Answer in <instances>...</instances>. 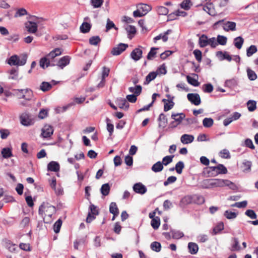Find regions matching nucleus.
<instances>
[{
	"label": "nucleus",
	"mask_w": 258,
	"mask_h": 258,
	"mask_svg": "<svg viewBox=\"0 0 258 258\" xmlns=\"http://www.w3.org/2000/svg\"><path fill=\"white\" fill-rule=\"evenodd\" d=\"M201 185L203 188H211L225 186H229L230 188H232L234 186V184L230 181L218 178L204 179L201 182Z\"/></svg>",
	"instance_id": "1"
},
{
	"label": "nucleus",
	"mask_w": 258,
	"mask_h": 258,
	"mask_svg": "<svg viewBox=\"0 0 258 258\" xmlns=\"http://www.w3.org/2000/svg\"><path fill=\"white\" fill-rule=\"evenodd\" d=\"M226 168L223 165L219 164L216 166H209L204 169V174L208 177H215L220 174H226Z\"/></svg>",
	"instance_id": "2"
},
{
	"label": "nucleus",
	"mask_w": 258,
	"mask_h": 258,
	"mask_svg": "<svg viewBox=\"0 0 258 258\" xmlns=\"http://www.w3.org/2000/svg\"><path fill=\"white\" fill-rule=\"evenodd\" d=\"M55 212V208L51 205H49L48 204H44L42 205L39 209V214L44 215V219H46L48 222L49 221V218H50L52 215Z\"/></svg>",
	"instance_id": "3"
},
{
	"label": "nucleus",
	"mask_w": 258,
	"mask_h": 258,
	"mask_svg": "<svg viewBox=\"0 0 258 258\" xmlns=\"http://www.w3.org/2000/svg\"><path fill=\"white\" fill-rule=\"evenodd\" d=\"M21 124L25 126L33 125L35 123V119L33 115L27 112H24L19 116Z\"/></svg>",
	"instance_id": "4"
},
{
	"label": "nucleus",
	"mask_w": 258,
	"mask_h": 258,
	"mask_svg": "<svg viewBox=\"0 0 258 258\" xmlns=\"http://www.w3.org/2000/svg\"><path fill=\"white\" fill-rule=\"evenodd\" d=\"M27 61L26 55L18 56L14 55L10 57L8 60V63L11 66H24Z\"/></svg>",
	"instance_id": "5"
},
{
	"label": "nucleus",
	"mask_w": 258,
	"mask_h": 258,
	"mask_svg": "<svg viewBox=\"0 0 258 258\" xmlns=\"http://www.w3.org/2000/svg\"><path fill=\"white\" fill-rule=\"evenodd\" d=\"M32 19L33 21H29L25 23V27L27 31L29 33H35L38 29L37 22H35V20L38 19L35 16H33Z\"/></svg>",
	"instance_id": "6"
},
{
	"label": "nucleus",
	"mask_w": 258,
	"mask_h": 258,
	"mask_svg": "<svg viewBox=\"0 0 258 258\" xmlns=\"http://www.w3.org/2000/svg\"><path fill=\"white\" fill-rule=\"evenodd\" d=\"M219 24H221L223 29L226 31H229L230 30L234 31L235 30L236 24L234 22H227L226 23H224L223 20H220L214 24V26Z\"/></svg>",
	"instance_id": "7"
},
{
	"label": "nucleus",
	"mask_w": 258,
	"mask_h": 258,
	"mask_svg": "<svg viewBox=\"0 0 258 258\" xmlns=\"http://www.w3.org/2000/svg\"><path fill=\"white\" fill-rule=\"evenodd\" d=\"M187 98L191 103L197 106L200 105L201 103V97L199 94L197 93H188L187 95Z\"/></svg>",
	"instance_id": "8"
},
{
	"label": "nucleus",
	"mask_w": 258,
	"mask_h": 258,
	"mask_svg": "<svg viewBox=\"0 0 258 258\" xmlns=\"http://www.w3.org/2000/svg\"><path fill=\"white\" fill-rule=\"evenodd\" d=\"M142 48V47L139 46L134 49L131 53V57L135 61L140 60L142 58L143 54Z\"/></svg>",
	"instance_id": "9"
},
{
	"label": "nucleus",
	"mask_w": 258,
	"mask_h": 258,
	"mask_svg": "<svg viewBox=\"0 0 258 258\" xmlns=\"http://www.w3.org/2000/svg\"><path fill=\"white\" fill-rule=\"evenodd\" d=\"M15 95L20 99L23 98L26 100H29L30 97H26V94H28L29 95L32 94V91L28 89H18L15 90Z\"/></svg>",
	"instance_id": "10"
},
{
	"label": "nucleus",
	"mask_w": 258,
	"mask_h": 258,
	"mask_svg": "<svg viewBox=\"0 0 258 258\" xmlns=\"http://www.w3.org/2000/svg\"><path fill=\"white\" fill-rule=\"evenodd\" d=\"M41 136L44 138L50 137L53 133V127L48 124L45 125L41 130Z\"/></svg>",
	"instance_id": "11"
},
{
	"label": "nucleus",
	"mask_w": 258,
	"mask_h": 258,
	"mask_svg": "<svg viewBox=\"0 0 258 258\" xmlns=\"http://www.w3.org/2000/svg\"><path fill=\"white\" fill-rule=\"evenodd\" d=\"M128 47V45L124 43H120L117 46L114 47L111 50V53L113 55H118L124 51Z\"/></svg>",
	"instance_id": "12"
},
{
	"label": "nucleus",
	"mask_w": 258,
	"mask_h": 258,
	"mask_svg": "<svg viewBox=\"0 0 258 258\" xmlns=\"http://www.w3.org/2000/svg\"><path fill=\"white\" fill-rule=\"evenodd\" d=\"M133 190L141 195L145 194L147 190L146 187L141 182L135 183L133 186Z\"/></svg>",
	"instance_id": "13"
},
{
	"label": "nucleus",
	"mask_w": 258,
	"mask_h": 258,
	"mask_svg": "<svg viewBox=\"0 0 258 258\" xmlns=\"http://www.w3.org/2000/svg\"><path fill=\"white\" fill-rule=\"evenodd\" d=\"M89 18L88 17L84 18V21L80 27V31L83 33H87L89 32L91 28V25L90 23L87 22L86 21H89Z\"/></svg>",
	"instance_id": "14"
},
{
	"label": "nucleus",
	"mask_w": 258,
	"mask_h": 258,
	"mask_svg": "<svg viewBox=\"0 0 258 258\" xmlns=\"http://www.w3.org/2000/svg\"><path fill=\"white\" fill-rule=\"evenodd\" d=\"M171 117L176 122V125H174L173 126L176 127L182 122L183 119L185 118V115L183 113H172Z\"/></svg>",
	"instance_id": "15"
},
{
	"label": "nucleus",
	"mask_w": 258,
	"mask_h": 258,
	"mask_svg": "<svg viewBox=\"0 0 258 258\" xmlns=\"http://www.w3.org/2000/svg\"><path fill=\"white\" fill-rule=\"evenodd\" d=\"M70 59L71 57L69 56H63L58 61L57 66L62 69L69 64Z\"/></svg>",
	"instance_id": "16"
},
{
	"label": "nucleus",
	"mask_w": 258,
	"mask_h": 258,
	"mask_svg": "<svg viewBox=\"0 0 258 258\" xmlns=\"http://www.w3.org/2000/svg\"><path fill=\"white\" fill-rule=\"evenodd\" d=\"M47 170L53 172H58L60 170V165L56 161H51L47 164Z\"/></svg>",
	"instance_id": "17"
},
{
	"label": "nucleus",
	"mask_w": 258,
	"mask_h": 258,
	"mask_svg": "<svg viewBox=\"0 0 258 258\" xmlns=\"http://www.w3.org/2000/svg\"><path fill=\"white\" fill-rule=\"evenodd\" d=\"M195 139L194 136L188 134H184L181 136L180 141L183 144L192 143Z\"/></svg>",
	"instance_id": "18"
},
{
	"label": "nucleus",
	"mask_w": 258,
	"mask_h": 258,
	"mask_svg": "<svg viewBox=\"0 0 258 258\" xmlns=\"http://www.w3.org/2000/svg\"><path fill=\"white\" fill-rule=\"evenodd\" d=\"M203 10L211 16H215L216 12L213 3H209L204 6Z\"/></svg>",
	"instance_id": "19"
},
{
	"label": "nucleus",
	"mask_w": 258,
	"mask_h": 258,
	"mask_svg": "<svg viewBox=\"0 0 258 258\" xmlns=\"http://www.w3.org/2000/svg\"><path fill=\"white\" fill-rule=\"evenodd\" d=\"M159 121V127L164 128L167 124V119L165 115L163 113H161L158 118Z\"/></svg>",
	"instance_id": "20"
},
{
	"label": "nucleus",
	"mask_w": 258,
	"mask_h": 258,
	"mask_svg": "<svg viewBox=\"0 0 258 258\" xmlns=\"http://www.w3.org/2000/svg\"><path fill=\"white\" fill-rule=\"evenodd\" d=\"M9 79L13 80H19V72L18 69L13 68L9 72Z\"/></svg>",
	"instance_id": "21"
},
{
	"label": "nucleus",
	"mask_w": 258,
	"mask_h": 258,
	"mask_svg": "<svg viewBox=\"0 0 258 258\" xmlns=\"http://www.w3.org/2000/svg\"><path fill=\"white\" fill-rule=\"evenodd\" d=\"M62 53V50L60 48H57L52 50L47 55V57L50 59H53L54 57L60 55Z\"/></svg>",
	"instance_id": "22"
},
{
	"label": "nucleus",
	"mask_w": 258,
	"mask_h": 258,
	"mask_svg": "<svg viewBox=\"0 0 258 258\" xmlns=\"http://www.w3.org/2000/svg\"><path fill=\"white\" fill-rule=\"evenodd\" d=\"M188 248L189 252L192 254H196L199 250L198 244L194 242H189L188 244Z\"/></svg>",
	"instance_id": "23"
},
{
	"label": "nucleus",
	"mask_w": 258,
	"mask_h": 258,
	"mask_svg": "<svg viewBox=\"0 0 258 258\" xmlns=\"http://www.w3.org/2000/svg\"><path fill=\"white\" fill-rule=\"evenodd\" d=\"M209 38L203 34L199 38V44L201 47H205L209 45Z\"/></svg>",
	"instance_id": "24"
},
{
	"label": "nucleus",
	"mask_w": 258,
	"mask_h": 258,
	"mask_svg": "<svg viewBox=\"0 0 258 258\" xmlns=\"http://www.w3.org/2000/svg\"><path fill=\"white\" fill-rule=\"evenodd\" d=\"M142 89V87L140 85H136L135 87H131L128 88L129 91L137 96L141 94Z\"/></svg>",
	"instance_id": "25"
},
{
	"label": "nucleus",
	"mask_w": 258,
	"mask_h": 258,
	"mask_svg": "<svg viewBox=\"0 0 258 258\" xmlns=\"http://www.w3.org/2000/svg\"><path fill=\"white\" fill-rule=\"evenodd\" d=\"M109 212L114 216H118L119 210L115 202H111L109 206Z\"/></svg>",
	"instance_id": "26"
},
{
	"label": "nucleus",
	"mask_w": 258,
	"mask_h": 258,
	"mask_svg": "<svg viewBox=\"0 0 258 258\" xmlns=\"http://www.w3.org/2000/svg\"><path fill=\"white\" fill-rule=\"evenodd\" d=\"M110 186L108 183L103 184L100 188V192L104 196H107L110 192Z\"/></svg>",
	"instance_id": "27"
},
{
	"label": "nucleus",
	"mask_w": 258,
	"mask_h": 258,
	"mask_svg": "<svg viewBox=\"0 0 258 258\" xmlns=\"http://www.w3.org/2000/svg\"><path fill=\"white\" fill-rule=\"evenodd\" d=\"M137 8H139V10H140L145 15L151 10V8L150 6L144 4L138 5Z\"/></svg>",
	"instance_id": "28"
},
{
	"label": "nucleus",
	"mask_w": 258,
	"mask_h": 258,
	"mask_svg": "<svg viewBox=\"0 0 258 258\" xmlns=\"http://www.w3.org/2000/svg\"><path fill=\"white\" fill-rule=\"evenodd\" d=\"M163 169V164L160 162L158 161L154 164L152 167V170L154 172H159L161 171Z\"/></svg>",
	"instance_id": "29"
},
{
	"label": "nucleus",
	"mask_w": 258,
	"mask_h": 258,
	"mask_svg": "<svg viewBox=\"0 0 258 258\" xmlns=\"http://www.w3.org/2000/svg\"><path fill=\"white\" fill-rule=\"evenodd\" d=\"M170 234L172 235L173 238L177 239H180L184 236L182 232L176 230H171Z\"/></svg>",
	"instance_id": "30"
},
{
	"label": "nucleus",
	"mask_w": 258,
	"mask_h": 258,
	"mask_svg": "<svg viewBox=\"0 0 258 258\" xmlns=\"http://www.w3.org/2000/svg\"><path fill=\"white\" fill-rule=\"evenodd\" d=\"M246 105L248 111H253L256 108V102L254 100H250L247 102Z\"/></svg>",
	"instance_id": "31"
},
{
	"label": "nucleus",
	"mask_w": 258,
	"mask_h": 258,
	"mask_svg": "<svg viewBox=\"0 0 258 258\" xmlns=\"http://www.w3.org/2000/svg\"><path fill=\"white\" fill-rule=\"evenodd\" d=\"M117 103L119 108L123 109H127L129 107V104L125 99H118Z\"/></svg>",
	"instance_id": "32"
},
{
	"label": "nucleus",
	"mask_w": 258,
	"mask_h": 258,
	"mask_svg": "<svg viewBox=\"0 0 258 258\" xmlns=\"http://www.w3.org/2000/svg\"><path fill=\"white\" fill-rule=\"evenodd\" d=\"M39 63L40 66L43 69L48 67L50 63L49 59L47 56L44 57L40 60Z\"/></svg>",
	"instance_id": "33"
},
{
	"label": "nucleus",
	"mask_w": 258,
	"mask_h": 258,
	"mask_svg": "<svg viewBox=\"0 0 258 258\" xmlns=\"http://www.w3.org/2000/svg\"><path fill=\"white\" fill-rule=\"evenodd\" d=\"M151 225L153 229H157L160 225V219L159 217H156L152 219L151 222Z\"/></svg>",
	"instance_id": "34"
},
{
	"label": "nucleus",
	"mask_w": 258,
	"mask_h": 258,
	"mask_svg": "<svg viewBox=\"0 0 258 258\" xmlns=\"http://www.w3.org/2000/svg\"><path fill=\"white\" fill-rule=\"evenodd\" d=\"M157 75V73L155 72H150L146 77L145 84H149L151 81L155 79Z\"/></svg>",
	"instance_id": "35"
},
{
	"label": "nucleus",
	"mask_w": 258,
	"mask_h": 258,
	"mask_svg": "<svg viewBox=\"0 0 258 258\" xmlns=\"http://www.w3.org/2000/svg\"><path fill=\"white\" fill-rule=\"evenodd\" d=\"M217 44L225 45L226 44L227 38L226 37L218 35L217 38Z\"/></svg>",
	"instance_id": "36"
},
{
	"label": "nucleus",
	"mask_w": 258,
	"mask_h": 258,
	"mask_svg": "<svg viewBox=\"0 0 258 258\" xmlns=\"http://www.w3.org/2000/svg\"><path fill=\"white\" fill-rule=\"evenodd\" d=\"M213 123L214 120L211 118H205L203 120V124L205 127H210Z\"/></svg>",
	"instance_id": "37"
},
{
	"label": "nucleus",
	"mask_w": 258,
	"mask_h": 258,
	"mask_svg": "<svg viewBox=\"0 0 258 258\" xmlns=\"http://www.w3.org/2000/svg\"><path fill=\"white\" fill-rule=\"evenodd\" d=\"M2 154L4 158H8L12 156L11 149L8 148H5L2 150Z\"/></svg>",
	"instance_id": "38"
},
{
	"label": "nucleus",
	"mask_w": 258,
	"mask_h": 258,
	"mask_svg": "<svg viewBox=\"0 0 258 258\" xmlns=\"http://www.w3.org/2000/svg\"><path fill=\"white\" fill-rule=\"evenodd\" d=\"M219 156L224 159H229L230 154L228 150L224 149L220 151L219 153Z\"/></svg>",
	"instance_id": "39"
},
{
	"label": "nucleus",
	"mask_w": 258,
	"mask_h": 258,
	"mask_svg": "<svg viewBox=\"0 0 258 258\" xmlns=\"http://www.w3.org/2000/svg\"><path fill=\"white\" fill-rule=\"evenodd\" d=\"M192 4L189 0H185L180 4V7L185 10H189Z\"/></svg>",
	"instance_id": "40"
},
{
	"label": "nucleus",
	"mask_w": 258,
	"mask_h": 258,
	"mask_svg": "<svg viewBox=\"0 0 258 258\" xmlns=\"http://www.w3.org/2000/svg\"><path fill=\"white\" fill-rule=\"evenodd\" d=\"M224 215L228 219H233L236 217L237 213L227 210L224 212Z\"/></svg>",
	"instance_id": "41"
},
{
	"label": "nucleus",
	"mask_w": 258,
	"mask_h": 258,
	"mask_svg": "<svg viewBox=\"0 0 258 258\" xmlns=\"http://www.w3.org/2000/svg\"><path fill=\"white\" fill-rule=\"evenodd\" d=\"M51 87V85L49 83L46 82H42L40 86V89L43 92L48 91Z\"/></svg>",
	"instance_id": "42"
},
{
	"label": "nucleus",
	"mask_w": 258,
	"mask_h": 258,
	"mask_svg": "<svg viewBox=\"0 0 258 258\" xmlns=\"http://www.w3.org/2000/svg\"><path fill=\"white\" fill-rule=\"evenodd\" d=\"M184 167V163L182 161L178 162L175 167V169L178 174H181L182 171V169Z\"/></svg>",
	"instance_id": "43"
},
{
	"label": "nucleus",
	"mask_w": 258,
	"mask_h": 258,
	"mask_svg": "<svg viewBox=\"0 0 258 258\" xmlns=\"http://www.w3.org/2000/svg\"><path fill=\"white\" fill-rule=\"evenodd\" d=\"M27 15V12L24 8H20L17 10L16 13L15 14L14 17L15 18L22 17Z\"/></svg>",
	"instance_id": "44"
},
{
	"label": "nucleus",
	"mask_w": 258,
	"mask_h": 258,
	"mask_svg": "<svg viewBox=\"0 0 258 258\" xmlns=\"http://www.w3.org/2000/svg\"><path fill=\"white\" fill-rule=\"evenodd\" d=\"M186 79L187 82L194 86L197 87L200 84V83L196 79L192 78L189 76H186Z\"/></svg>",
	"instance_id": "45"
},
{
	"label": "nucleus",
	"mask_w": 258,
	"mask_h": 258,
	"mask_svg": "<svg viewBox=\"0 0 258 258\" xmlns=\"http://www.w3.org/2000/svg\"><path fill=\"white\" fill-rule=\"evenodd\" d=\"M159 15H166L168 13V9L163 6H159L157 9Z\"/></svg>",
	"instance_id": "46"
},
{
	"label": "nucleus",
	"mask_w": 258,
	"mask_h": 258,
	"mask_svg": "<svg viewBox=\"0 0 258 258\" xmlns=\"http://www.w3.org/2000/svg\"><path fill=\"white\" fill-rule=\"evenodd\" d=\"M161 244L158 242H153L151 244V248L156 252H159L161 250Z\"/></svg>",
	"instance_id": "47"
},
{
	"label": "nucleus",
	"mask_w": 258,
	"mask_h": 258,
	"mask_svg": "<svg viewBox=\"0 0 258 258\" xmlns=\"http://www.w3.org/2000/svg\"><path fill=\"white\" fill-rule=\"evenodd\" d=\"M224 229V224L223 222H219L216 226L213 228V232L214 234H217Z\"/></svg>",
	"instance_id": "48"
},
{
	"label": "nucleus",
	"mask_w": 258,
	"mask_h": 258,
	"mask_svg": "<svg viewBox=\"0 0 258 258\" xmlns=\"http://www.w3.org/2000/svg\"><path fill=\"white\" fill-rule=\"evenodd\" d=\"M106 121L107 123V130L109 133V135L111 136L114 131V125L110 123V120L108 118L106 119Z\"/></svg>",
	"instance_id": "49"
},
{
	"label": "nucleus",
	"mask_w": 258,
	"mask_h": 258,
	"mask_svg": "<svg viewBox=\"0 0 258 258\" xmlns=\"http://www.w3.org/2000/svg\"><path fill=\"white\" fill-rule=\"evenodd\" d=\"M247 73L248 78L249 80L253 81L257 78V75L253 71L248 69L247 70Z\"/></svg>",
	"instance_id": "50"
},
{
	"label": "nucleus",
	"mask_w": 258,
	"mask_h": 258,
	"mask_svg": "<svg viewBox=\"0 0 258 258\" xmlns=\"http://www.w3.org/2000/svg\"><path fill=\"white\" fill-rule=\"evenodd\" d=\"M233 43L234 46L238 49H240L242 47V37H237L234 39Z\"/></svg>",
	"instance_id": "51"
},
{
	"label": "nucleus",
	"mask_w": 258,
	"mask_h": 258,
	"mask_svg": "<svg viewBox=\"0 0 258 258\" xmlns=\"http://www.w3.org/2000/svg\"><path fill=\"white\" fill-rule=\"evenodd\" d=\"M252 163L250 161H246L243 163V171L249 172L251 170Z\"/></svg>",
	"instance_id": "52"
},
{
	"label": "nucleus",
	"mask_w": 258,
	"mask_h": 258,
	"mask_svg": "<svg viewBox=\"0 0 258 258\" xmlns=\"http://www.w3.org/2000/svg\"><path fill=\"white\" fill-rule=\"evenodd\" d=\"M174 105V103L172 100H168V102L164 103V110L167 111L173 108Z\"/></svg>",
	"instance_id": "53"
},
{
	"label": "nucleus",
	"mask_w": 258,
	"mask_h": 258,
	"mask_svg": "<svg viewBox=\"0 0 258 258\" xmlns=\"http://www.w3.org/2000/svg\"><path fill=\"white\" fill-rule=\"evenodd\" d=\"M61 225L62 221L60 219L55 222L53 225L54 231L55 233H58L59 232Z\"/></svg>",
	"instance_id": "54"
},
{
	"label": "nucleus",
	"mask_w": 258,
	"mask_h": 258,
	"mask_svg": "<svg viewBox=\"0 0 258 258\" xmlns=\"http://www.w3.org/2000/svg\"><path fill=\"white\" fill-rule=\"evenodd\" d=\"M257 51V48L255 45H251L246 51V54L248 56H251Z\"/></svg>",
	"instance_id": "55"
},
{
	"label": "nucleus",
	"mask_w": 258,
	"mask_h": 258,
	"mask_svg": "<svg viewBox=\"0 0 258 258\" xmlns=\"http://www.w3.org/2000/svg\"><path fill=\"white\" fill-rule=\"evenodd\" d=\"M101 40L99 36H93L89 39V43L91 45H97Z\"/></svg>",
	"instance_id": "56"
},
{
	"label": "nucleus",
	"mask_w": 258,
	"mask_h": 258,
	"mask_svg": "<svg viewBox=\"0 0 258 258\" xmlns=\"http://www.w3.org/2000/svg\"><path fill=\"white\" fill-rule=\"evenodd\" d=\"M245 214L251 219H255L257 218V215L255 212L252 210H246L245 212Z\"/></svg>",
	"instance_id": "57"
},
{
	"label": "nucleus",
	"mask_w": 258,
	"mask_h": 258,
	"mask_svg": "<svg viewBox=\"0 0 258 258\" xmlns=\"http://www.w3.org/2000/svg\"><path fill=\"white\" fill-rule=\"evenodd\" d=\"M125 29L127 32L128 34H135L136 32V28L132 25H126Z\"/></svg>",
	"instance_id": "58"
},
{
	"label": "nucleus",
	"mask_w": 258,
	"mask_h": 258,
	"mask_svg": "<svg viewBox=\"0 0 258 258\" xmlns=\"http://www.w3.org/2000/svg\"><path fill=\"white\" fill-rule=\"evenodd\" d=\"M174 156H166L163 158L162 164L165 166L167 165L172 161Z\"/></svg>",
	"instance_id": "59"
},
{
	"label": "nucleus",
	"mask_w": 258,
	"mask_h": 258,
	"mask_svg": "<svg viewBox=\"0 0 258 258\" xmlns=\"http://www.w3.org/2000/svg\"><path fill=\"white\" fill-rule=\"evenodd\" d=\"M158 48L155 47H152L150 52L148 53L147 55L148 59L151 60L155 56L156 54V50Z\"/></svg>",
	"instance_id": "60"
},
{
	"label": "nucleus",
	"mask_w": 258,
	"mask_h": 258,
	"mask_svg": "<svg viewBox=\"0 0 258 258\" xmlns=\"http://www.w3.org/2000/svg\"><path fill=\"white\" fill-rule=\"evenodd\" d=\"M91 3L94 8H98L102 6L103 0H91Z\"/></svg>",
	"instance_id": "61"
},
{
	"label": "nucleus",
	"mask_w": 258,
	"mask_h": 258,
	"mask_svg": "<svg viewBox=\"0 0 258 258\" xmlns=\"http://www.w3.org/2000/svg\"><path fill=\"white\" fill-rule=\"evenodd\" d=\"M162 39L164 42H166L168 40V36L166 34H160L159 35L156 36L154 38V42H156L157 40Z\"/></svg>",
	"instance_id": "62"
},
{
	"label": "nucleus",
	"mask_w": 258,
	"mask_h": 258,
	"mask_svg": "<svg viewBox=\"0 0 258 258\" xmlns=\"http://www.w3.org/2000/svg\"><path fill=\"white\" fill-rule=\"evenodd\" d=\"M193 53L195 56L196 59L199 62L202 60V52L199 49H196L194 51Z\"/></svg>",
	"instance_id": "63"
},
{
	"label": "nucleus",
	"mask_w": 258,
	"mask_h": 258,
	"mask_svg": "<svg viewBox=\"0 0 258 258\" xmlns=\"http://www.w3.org/2000/svg\"><path fill=\"white\" fill-rule=\"evenodd\" d=\"M177 178L175 176H171L167 178V180L164 181V185L167 186L169 184L174 182L176 180Z\"/></svg>",
	"instance_id": "64"
}]
</instances>
